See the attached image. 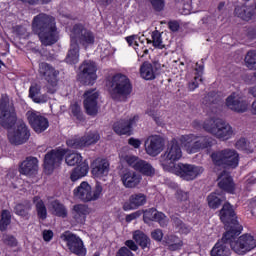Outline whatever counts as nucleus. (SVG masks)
Returning <instances> with one entry per match:
<instances>
[{"instance_id": "nucleus-1", "label": "nucleus", "mask_w": 256, "mask_h": 256, "mask_svg": "<svg viewBox=\"0 0 256 256\" xmlns=\"http://www.w3.org/2000/svg\"><path fill=\"white\" fill-rule=\"evenodd\" d=\"M32 31L38 35L42 45L49 47L59 41V31H57V21L55 17L40 13L32 20Z\"/></svg>"}, {"instance_id": "nucleus-2", "label": "nucleus", "mask_w": 256, "mask_h": 256, "mask_svg": "<svg viewBox=\"0 0 256 256\" xmlns=\"http://www.w3.org/2000/svg\"><path fill=\"white\" fill-rule=\"evenodd\" d=\"M239 232L236 230H228L224 234V239L230 241V247L236 255H247V253L256 249L255 236L251 234H243L239 238Z\"/></svg>"}, {"instance_id": "nucleus-3", "label": "nucleus", "mask_w": 256, "mask_h": 256, "mask_svg": "<svg viewBox=\"0 0 256 256\" xmlns=\"http://www.w3.org/2000/svg\"><path fill=\"white\" fill-rule=\"evenodd\" d=\"M109 93L115 101H127L133 91L131 81L123 74H116L108 80Z\"/></svg>"}, {"instance_id": "nucleus-4", "label": "nucleus", "mask_w": 256, "mask_h": 256, "mask_svg": "<svg viewBox=\"0 0 256 256\" xmlns=\"http://www.w3.org/2000/svg\"><path fill=\"white\" fill-rule=\"evenodd\" d=\"M203 129L221 141H229V139L235 136L233 127L219 118H211L204 121Z\"/></svg>"}, {"instance_id": "nucleus-5", "label": "nucleus", "mask_w": 256, "mask_h": 256, "mask_svg": "<svg viewBox=\"0 0 256 256\" xmlns=\"http://www.w3.org/2000/svg\"><path fill=\"white\" fill-rule=\"evenodd\" d=\"M183 157V150L176 139H172L166 147L164 153L160 156V165L164 171H170L177 166V161Z\"/></svg>"}, {"instance_id": "nucleus-6", "label": "nucleus", "mask_w": 256, "mask_h": 256, "mask_svg": "<svg viewBox=\"0 0 256 256\" xmlns=\"http://www.w3.org/2000/svg\"><path fill=\"white\" fill-rule=\"evenodd\" d=\"M212 163L216 167L235 169L239 165V153L235 149L226 148L211 154Z\"/></svg>"}, {"instance_id": "nucleus-7", "label": "nucleus", "mask_w": 256, "mask_h": 256, "mask_svg": "<svg viewBox=\"0 0 256 256\" xmlns=\"http://www.w3.org/2000/svg\"><path fill=\"white\" fill-rule=\"evenodd\" d=\"M73 193L75 197L84 203L97 201V199L103 195V185H101V182L97 181L93 190L91 185L84 181L81 182V184L76 189H74Z\"/></svg>"}, {"instance_id": "nucleus-8", "label": "nucleus", "mask_w": 256, "mask_h": 256, "mask_svg": "<svg viewBox=\"0 0 256 256\" xmlns=\"http://www.w3.org/2000/svg\"><path fill=\"white\" fill-rule=\"evenodd\" d=\"M70 41L83 48L91 47L95 44V34L87 29L83 24H76L70 31Z\"/></svg>"}, {"instance_id": "nucleus-9", "label": "nucleus", "mask_w": 256, "mask_h": 256, "mask_svg": "<svg viewBox=\"0 0 256 256\" xmlns=\"http://www.w3.org/2000/svg\"><path fill=\"white\" fill-rule=\"evenodd\" d=\"M180 143H182L187 153H197L201 149H207L213 145V140L209 137H197L193 134L182 135L180 137Z\"/></svg>"}, {"instance_id": "nucleus-10", "label": "nucleus", "mask_w": 256, "mask_h": 256, "mask_svg": "<svg viewBox=\"0 0 256 256\" xmlns=\"http://www.w3.org/2000/svg\"><path fill=\"white\" fill-rule=\"evenodd\" d=\"M0 123L5 129H11L17 123V115L9 96L3 94L0 100Z\"/></svg>"}, {"instance_id": "nucleus-11", "label": "nucleus", "mask_w": 256, "mask_h": 256, "mask_svg": "<svg viewBox=\"0 0 256 256\" xmlns=\"http://www.w3.org/2000/svg\"><path fill=\"white\" fill-rule=\"evenodd\" d=\"M39 73L44 77L45 81H47L46 89L47 93L53 95V93H57V89H59V71L55 70V68L45 62L39 65Z\"/></svg>"}, {"instance_id": "nucleus-12", "label": "nucleus", "mask_w": 256, "mask_h": 256, "mask_svg": "<svg viewBox=\"0 0 256 256\" xmlns=\"http://www.w3.org/2000/svg\"><path fill=\"white\" fill-rule=\"evenodd\" d=\"M168 173H173L184 181H193V179H197L201 173H203V167L195 166L193 164H183L178 163L176 167L170 170Z\"/></svg>"}, {"instance_id": "nucleus-13", "label": "nucleus", "mask_w": 256, "mask_h": 256, "mask_svg": "<svg viewBox=\"0 0 256 256\" xmlns=\"http://www.w3.org/2000/svg\"><path fill=\"white\" fill-rule=\"evenodd\" d=\"M61 239L66 243L69 251L71 253H74V255H78V256L87 255V249L83 244V240H81L79 236L71 232H65L64 234L61 235Z\"/></svg>"}, {"instance_id": "nucleus-14", "label": "nucleus", "mask_w": 256, "mask_h": 256, "mask_svg": "<svg viewBox=\"0 0 256 256\" xmlns=\"http://www.w3.org/2000/svg\"><path fill=\"white\" fill-rule=\"evenodd\" d=\"M101 136L99 132H88L82 137L72 138L67 140L68 147H72V149H83L84 147H90V145H95Z\"/></svg>"}, {"instance_id": "nucleus-15", "label": "nucleus", "mask_w": 256, "mask_h": 256, "mask_svg": "<svg viewBox=\"0 0 256 256\" xmlns=\"http://www.w3.org/2000/svg\"><path fill=\"white\" fill-rule=\"evenodd\" d=\"M29 137H31V133L24 122H18L17 127L8 132V139L12 145H23L29 141Z\"/></svg>"}, {"instance_id": "nucleus-16", "label": "nucleus", "mask_w": 256, "mask_h": 256, "mask_svg": "<svg viewBox=\"0 0 256 256\" xmlns=\"http://www.w3.org/2000/svg\"><path fill=\"white\" fill-rule=\"evenodd\" d=\"M66 153L67 152L65 151V149H55L45 155L44 169L48 175H51V173H53V170L61 165V161H63V156Z\"/></svg>"}, {"instance_id": "nucleus-17", "label": "nucleus", "mask_w": 256, "mask_h": 256, "mask_svg": "<svg viewBox=\"0 0 256 256\" xmlns=\"http://www.w3.org/2000/svg\"><path fill=\"white\" fill-rule=\"evenodd\" d=\"M79 79L84 85H93L97 81V65L95 62L86 60L80 66Z\"/></svg>"}, {"instance_id": "nucleus-18", "label": "nucleus", "mask_w": 256, "mask_h": 256, "mask_svg": "<svg viewBox=\"0 0 256 256\" xmlns=\"http://www.w3.org/2000/svg\"><path fill=\"white\" fill-rule=\"evenodd\" d=\"M99 92L95 89L87 90L84 93V109L87 115L95 117L99 113Z\"/></svg>"}, {"instance_id": "nucleus-19", "label": "nucleus", "mask_w": 256, "mask_h": 256, "mask_svg": "<svg viewBox=\"0 0 256 256\" xmlns=\"http://www.w3.org/2000/svg\"><path fill=\"white\" fill-rule=\"evenodd\" d=\"M220 219L228 231H234L237 229V225H239L235 209L229 203H225L220 210Z\"/></svg>"}, {"instance_id": "nucleus-20", "label": "nucleus", "mask_w": 256, "mask_h": 256, "mask_svg": "<svg viewBox=\"0 0 256 256\" xmlns=\"http://www.w3.org/2000/svg\"><path fill=\"white\" fill-rule=\"evenodd\" d=\"M145 151L151 157H157L165 149V140L161 136H149L145 141Z\"/></svg>"}, {"instance_id": "nucleus-21", "label": "nucleus", "mask_w": 256, "mask_h": 256, "mask_svg": "<svg viewBox=\"0 0 256 256\" xmlns=\"http://www.w3.org/2000/svg\"><path fill=\"white\" fill-rule=\"evenodd\" d=\"M27 119L35 133H43L49 129V120L45 116H41L39 112L28 111Z\"/></svg>"}, {"instance_id": "nucleus-22", "label": "nucleus", "mask_w": 256, "mask_h": 256, "mask_svg": "<svg viewBox=\"0 0 256 256\" xmlns=\"http://www.w3.org/2000/svg\"><path fill=\"white\" fill-rule=\"evenodd\" d=\"M226 107L231 109V111H235L236 113H245L249 107V104L245 98H243V96L233 93L227 97Z\"/></svg>"}, {"instance_id": "nucleus-23", "label": "nucleus", "mask_w": 256, "mask_h": 256, "mask_svg": "<svg viewBox=\"0 0 256 256\" xmlns=\"http://www.w3.org/2000/svg\"><path fill=\"white\" fill-rule=\"evenodd\" d=\"M110 164L109 160L103 158H97L92 163V175L94 179H100L105 181V177L109 175Z\"/></svg>"}, {"instance_id": "nucleus-24", "label": "nucleus", "mask_w": 256, "mask_h": 256, "mask_svg": "<svg viewBox=\"0 0 256 256\" xmlns=\"http://www.w3.org/2000/svg\"><path fill=\"white\" fill-rule=\"evenodd\" d=\"M37 171H39V160L35 157H27L20 164V173L21 175H26L27 177H31L36 175Z\"/></svg>"}, {"instance_id": "nucleus-25", "label": "nucleus", "mask_w": 256, "mask_h": 256, "mask_svg": "<svg viewBox=\"0 0 256 256\" xmlns=\"http://www.w3.org/2000/svg\"><path fill=\"white\" fill-rule=\"evenodd\" d=\"M161 69V64L159 62H144L140 67V75L142 79L146 81H153L157 77V70Z\"/></svg>"}, {"instance_id": "nucleus-26", "label": "nucleus", "mask_w": 256, "mask_h": 256, "mask_svg": "<svg viewBox=\"0 0 256 256\" xmlns=\"http://www.w3.org/2000/svg\"><path fill=\"white\" fill-rule=\"evenodd\" d=\"M144 223H151V221H157L161 227H166L168 220L167 216L163 212L157 211L155 208H150L144 211Z\"/></svg>"}, {"instance_id": "nucleus-27", "label": "nucleus", "mask_w": 256, "mask_h": 256, "mask_svg": "<svg viewBox=\"0 0 256 256\" xmlns=\"http://www.w3.org/2000/svg\"><path fill=\"white\" fill-rule=\"evenodd\" d=\"M147 203V196L143 193L132 194L129 197L128 202H125L123 205V209L125 211H133L135 209H139V207H143Z\"/></svg>"}, {"instance_id": "nucleus-28", "label": "nucleus", "mask_w": 256, "mask_h": 256, "mask_svg": "<svg viewBox=\"0 0 256 256\" xmlns=\"http://www.w3.org/2000/svg\"><path fill=\"white\" fill-rule=\"evenodd\" d=\"M121 181L127 189H134L141 183V176L133 170H125L121 175Z\"/></svg>"}, {"instance_id": "nucleus-29", "label": "nucleus", "mask_w": 256, "mask_h": 256, "mask_svg": "<svg viewBox=\"0 0 256 256\" xmlns=\"http://www.w3.org/2000/svg\"><path fill=\"white\" fill-rule=\"evenodd\" d=\"M218 187L227 193H233L235 191V183L227 171H223L218 176Z\"/></svg>"}, {"instance_id": "nucleus-30", "label": "nucleus", "mask_w": 256, "mask_h": 256, "mask_svg": "<svg viewBox=\"0 0 256 256\" xmlns=\"http://www.w3.org/2000/svg\"><path fill=\"white\" fill-rule=\"evenodd\" d=\"M89 213H91V209L85 204H76L73 206L72 215L76 223H85V219H87Z\"/></svg>"}, {"instance_id": "nucleus-31", "label": "nucleus", "mask_w": 256, "mask_h": 256, "mask_svg": "<svg viewBox=\"0 0 256 256\" xmlns=\"http://www.w3.org/2000/svg\"><path fill=\"white\" fill-rule=\"evenodd\" d=\"M124 120L127 126L122 130L119 129V125H121V123L113 125V129L117 135H127L128 133H131V128L135 127V125H137L139 122V115H131L127 118H124Z\"/></svg>"}, {"instance_id": "nucleus-32", "label": "nucleus", "mask_w": 256, "mask_h": 256, "mask_svg": "<svg viewBox=\"0 0 256 256\" xmlns=\"http://www.w3.org/2000/svg\"><path fill=\"white\" fill-rule=\"evenodd\" d=\"M234 13L236 17H239L243 21H251L255 15V8L253 6L241 5L235 8Z\"/></svg>"}, {"instance_id": "nucleus-33", "label": "nucleus", "mask_w": 256, "mask_h": 256, "mask_svg": "<svg viewBox=\"0 0 256 256\" xmlns=\"http://www.w3.org/2000/svg\"><path fill=\"white\" fill-rule=\"evenodd\" d=\"M227 243L231 245V240L225 239V236L222 237L220 241H218L215 246L211 250V256H227L229 255V247H227Z\"/></svg>"}, {"instance_id": "nucleus-34", "label": "nucleus", "mask_w": 256, "mask_h": 256, "mask_svg": "<svg viewBox=\"0 0 256 256\" xmlns=\"http://www.w3.org/2000/svg\"><path fill=\"white\" fill-rule=\"evenodd\" d=\"M29 97L34 101V103H47L49 97L47 94L41 95V88L37 85L31 86L29 89Z\"/></svg>"}, {"instance_id": "nucleus-35", "label": "nucleus", "mask_w": 256, "mask_h": 256, "mask_svg": "<svg viewBox=\"0 0 256 256\" xmlns=\"http://www.w3.org/2000/svg\"><path fill=\"white\" fill-rule=\"evenodd\" d=\"M66 63H69L70 65H75V63H79V45L73 43V41L71 40L70 49L66 56Z\"/></svg>"}, {"instance_id": "nucleus-36", "label": "nucleus", "mask_w": 256, "mask_h": 256, "mask_svg": "<svg viewBox=\"0 0 256 256\" xmlns=\"http://www.w3.org/2000/svg\"><path fill=\"white\" fill-rule=\"evenodd\" d=\"M89 173V166L85 163L80 164L72 171L70 175L71 181H79V179H83Z\"/></svg>"}, {"instance_id": "nucleus-37", "label": "nucleus", "mask_w": 256, "mask_h": 256, "mask_svg": "<svg viewBox=\"0 0 256 256\" xmlns=\"http://www.w3.org/2000/svg\"><path fill=\"white\" fill-rule=\"evenodd\" d=\"M164 241H165L166 245L168 246V249H170V251H177L181 247H183V241L181 240V238H179L173 234L166 236L164 238Z\"/></svg>"}, {"instance_id": "nucleus-38", "label": "nucleus", "mask_w": 256, "mask_h": 256, "mask_svg": "<svg viewBox=\"0 0 256 256\" xmlns=\"http://www.w3.org/2000/svg\"><path fill=\"white\" fill-rule=\"evenodd\" d=\"M33 203L35 204L38 218L45 221V219H47V207L45 206V202L38 196H35Z\"/></svg>"}, {"instance_id": "nucleus-39", "label": "nucleus", "mask_w": 256, "mask_h": 256, "mask_svg": "<svg viewBox=\"0 0 256 256\" xmlns=\"http://www.w3.org/2000/svg\"><path fill=\"white\" fill-rule=\"evenodd\" d=\"M133 239L140 245V247H142V249H147V247L151 245V240L145 235V233H143V231H134Z\"/></svg>"}, {"instance_id": "nucleus-40", "label": "nucleus", "mask_w": 256, "mask_h": 256, "mask_svg": "<svg viewBox=\"0 0 256 256\" xmlns=\"http://www.w3.org/2000/svg\"><path fill=\"white\" fill-rule=\"evenodd\" d=\"M136 171H139L142 175H146V177H153L155 175V168L145 160L140 161Z\"/></svg>"}, {"instance_id": "nucleus-41", "label": "nucleus", "mask_w": 256, "mask_h": 256, "mask_svg": "<svg viewBox=\"0 0 256 256\" xmlns=\"http://www.w3.org/2000/svg\"><path fill=\"white\" fill-rule=\"evenodd\" d=\"M65 151H66L65 161H66L67 165H69L70 167L79 165V163H81L83 161V157L81 156V154L71 153L69 150H65Z\"/></svg>"}, {"instance_id": "nucleus-42", "label": "nucleus", "mask_w": 256, "mask_h": 256, "mask_svg": "<svg viewBox=\"0 0 256 256\" xmlns=\"http://www.w3.org/2000/svg\"><path fill=\"white\" fill-rule=\"evenodd\" d=\"M50 207L52 209V213L57 217H67V209L63 204L59 203V201L51 202Z\"/></svg>"}, {"instance_id": "nucleus-43", "label": "nucleus", "mask_w": 256, "mask_h": 256, "mask_svg": "<svg viewBox=\"0 0 256 256\" xmlns=\"http://www.w3.org/2000/svg\"><path fill=\"white\" fill-rule=\"evenodd\" d=\"M152 40L147 39V43L156 47V49H163L165 45L163 44V39L161 38V33L157 30L153 31L151 34Z\"/></svg>"}, {"instance_id": "nucleus-44", "label": "nucleus", "mask_w": 256, "mask_h": 256, "mask_svg": "<svg viewBox=\"0 0 256 256\" xmlns=\"http://www.w3.org/2000/svg\"><path fill=\"white\" fill-rule=\"evenodd\" d=\"M9 225H11V212L3 210L0 220V231H6Z\"/></svg>"}, {"instance_id": "nucleus-45", "label": "nucleus", "mask_w": 256, "mask_h": 256, "mask_svg": "<svg viewBox=\"0 0 256 256\" xmlns=\"http://www.w3.org/2000/svg\"><path fill=\"white\" fill-rule=\"evenodd\" d=\"M208 205L211 209H218V207L221 206V197H219V194L217 192L211 193L207 197Z\"/></svg>"}, {"instance_id": "nucleus-46", "label": "nucleus", "mask_w": 256, "mask_h": 256, "mask_svg": "<svg viewBox=\"0 0 256 256\" xmlns=\"http://www.w3.org/2000/svg\"><path fill=\"white\" fill-rule=\"evenodd\" d=\"M177 203H181L184 207H189V193L183 190H177L175 193Z\"/></svg>"}, {"instance_id": "nucleus-47", "label": "nucleus", "mask_w": 256, "mask_h": 256, "mask_svg": "<svg viewBox=\"0 0 256 256\" xmlns=\"http://www.w3.org/2000/svg\"><path fill=\"white\" fill-rule=\"evenodd\" d=\"M236 147L237 149H241L242 151H247V153H253V147H251V144L245 138H240L236 142Z\"/></svg>"}, {"instance_id": "nucleus-48", "label": "nucleus", "mask_w": 256, "mask_h": 256, "mask_svg": "<svg viewBox=\"0 0 256 256\" xmlns=\"http://www.w3.org/2000/svg\"><path fill=\"white\" fill-rule=\"evenodd\" d=\"M29 211H31V205H23V204H18L14 208V212L16 215H19V217H27L29 215Z\"/></svg>"}, {"instance_id": "nucleus-49", "label": "nucleus", "mask_w": 256, "mask_h": 256, "mask_svg": "<svg viewBox=\"0 0 256 256\" xmlns=\"http://www.w3.org/2000/svg\"><path fill=\"white\" fill-rule=\"evenodd\" d=\"M124 161H126V163L130 165V167H133V169L137 171V168L139 167V164L141 163L142 160L139 159V157L137 156L126 155L124 156Z\"/></svg>"}, {"instance_id": "nucleus-50", "label": "nucleus", "mask_w": 256, "mask_h": 256, "mask_svg": "<svg viewBox=\"0 0 256 256\" xmlns=\"http://www.w3.org/2000/svg\"><path fill=\"white\" fill-rule=\"evenodd\" d=\"M147 115H149V117H152L155 123H157L160 127L165 125V119L163 118V116L157 114V112H155L154 110H148Z\"/></svg>"}, {"instance_id": "nucleus-51", "label": "nucleus", "mask_w": 256, "mask_h": 256, "mask_svg": "<svg viewBox=\"0 0 256 256\" xmlns=\"http://www.w3.org/2000/svg\"><path fill=\"white\" fill-rule=\"evenodd\" d=\"M126 41L130 47H133L134 45L135 47H139V43H143V40H141V38L137 35L126 37Z\"/></svg>"}, {"instance_id": "nucleus-52", "label": "nucleus", "mask_w": 256, "mask_h": 256, "mask_svg": "<svg viewBox=\"0 0 256 256\" xmlns=\"http://www.w3.org/2000/svg\"><path fill=\"white\" fill-rule=\"evenodd\" d=\"M2 241L8 247H17V239L12 235H4Z\"/></svg>"}, {"instance_id": "nucleus-53", "label": "nucleus", "mask_w": 256, "mask_h": 256, "mask_svg": "<svg viewBox=\"0 0 256 256\" xmlns=\"http://www.w3.org/2000/svg\"><path fill=\"white\" fill-rule=\"evenodd\" d=\"M217 19H219V17L215 15H209V16H205L202 19V22L205 23L206 25H217Z\"/></svg>"}, {"instance_id": "nucleus-54", "label": "nucleus", "mask_w": 256, "mask_h": 256, "mask_svg": "<svg viewBox=\"0 0 256 256\" xmlns=\"http://www.w3.org/2000/svg\"><path fill=\"white\" fill-rule=\"evenodd\" d=\"M150 3L156 11H163V8L165 7V2L163 0H150Z\"/></svg>"}, {"instance_id": "nucleus-55", "label": "nucleus", "mask_w": 256, "mask_h": 256, "mask_svg": "<svg viewBox=\"0 0 256 256\" xmlns=\"http://www.w3.org/2000/svg\"><path fill=\"white\" fill-rule=\"evenodd\" d=\"M71 111L73 113L74 117H77V119H81V106L79 104L75 103L71 105Z\"/></svg>"}, {"instance_id": "nucleus-56", "label": "nucleus", "mask_w": 256, "mask_h": 256, "mask_svg": "<svg viewBox=\"0 0 256 256\" xmlns=\"http://www.w3.org/2000/svg\"><path fill=\"white\" fill-rule=\"evenodd\" d=\"M199 81H202L201 76H195L194 80L189 83L188 88L190 91H195L199 87Z\"/></svg>"}, {"instance_id": "nucleus-57", "label": "nucleus", "mask_w": 256, "mask_h": 256, "mask_svg": "<svg viewBox=\"0 0 256 256\" xmlns=\"http://www.w3.org/2000/svg\"><path fill=\"white\" fill-rule=\"evenodd\" d=\"M151 237L155 241H162V239H163V231H161V229H156V230L152 231Z\"/></svg>"}, {"instance_id": "nucleus-58", "label": "nucleus", "mask_w": 256, "mask_h": 256, "mask_svg": "<svg viewBox=\"0 0 256 256\" xmlns=\"http://www.w3.org/2000/svg\"><path fill=\"white\" fill-rule=\"evenodd\" d=\"M116 256H133V253L129 251V248L122 247L118 250Z\"/></svg>"}, {"instance_id": "nucleus-59", "label": "nucleus", "mask_w": 256, "mask_h": 256, "mask_svg": "<svg viewBox=\"0 0 256 256\" xmlns=\"http://www.w3.org/2000/svg\"><path fill=\"white\" fill-rule=\"evenodd\" d=\"M24 3H29V5H39L40 3L43 4H47V3H51V0H21Z\"/></svg>"}, {"instance_id": "nucleus-60", "label": "nucleus", "mask_w": 256, "mask_h": 256, "mask_svg": "<svg viewBox=\"0 0 256 256\" xmlns=\"http://www.w3.org/2000/svg\"><path fill=\"white\" fill-rule=\"evenodd\" d=\"M138 217H141V211L133 212L132 214H129L126 216L127 223H131V221H134V219H138Z\"/></svg>"}, {"instance_id": "nucleus-61", "label": "nucleus", "mask_w": 256, "mask_h": 256, "mask_svg": "<svg viewBox=\"0 0 256 256\" xmlns=\"http://www.w3.org/2000/svg\"><path fill=\"white\" fill-rule=\"evenodd\" d=\"M42 235H43L44 241H46L47 243H49V241H51V239H53V231H51V230H44L42 232Z\"/></svg>"}, {"instance_id": "nucleus-62", "label": "nucleus", "mask_w": 256, "mask_h": 256, "mask_svg": "<svg viewBox=\"0 0 256 256\" xmlns=\"http://www.w3.org/2000/svg\"><path fill=\"white\" fill-rule=\"evenodd\" d=\"M129 145L134 147V149H139L141 147V140L135 139V138H130L128 140Z\"/></svg>"}, {"instance_id": "nucleus-63", "label": "nucleus", "mask_w": 256, "mask_h": 256, "mask_svg": "<svg viewBox=\"0 0 256 256\" xmlns=\"http://www.w3.org/2000/svg\"><path fill=\"white\" fill-rule=\"evenodd\" d=\"M125 245L126 247H129L131 251H137V249H139V246H137L133 240H127Z\"/></svg>"}, {"instance_id": "nucleus-64", "label": "nucleus", "mask_w": 256, "mask_h": 256, "mask_svg": "<svg viewBox=\"0 0 256 256\" xmlns=\"http://www.w3.org/2000/svg\"><path fill=\"white\" fill-rule=\"evenodd\" d=\"M169 28L171 31H179V24L177 22H170Z\"/></svg>"}]
</instances>
